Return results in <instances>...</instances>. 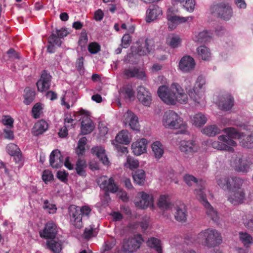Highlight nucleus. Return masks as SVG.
<instances>
[{"instance_id": "1", "label": "nucleus", "mask_w": 253, "mask_h": 253, "mask_svg": "<svg viewBox=\"0 0 253 253\" xmlns=\"http://www.w3.org/2000/svg\"><path fill=\"white\" fill-rule=\"evenodd\" d=\"M158 94L168 104L174 105L176 102L186 104L188 96L180 85L177 83L171 84L170 88L162 85L158 89Z\"/></svg>"}, {"instance_id": "2", "label": "nucleus", "mask_w": 253, "mask_h": 253, "mask_svg": "<svg viewBox=\"0 0 253 253\" xmlns=\"http://www.w3.org/2000/svg\"><path fill=\"white\" fill-rule=\"evenodd\" d=\"M224 131L227 135L219 136L218 137L219 141L212 142L211 145L214 149L232 152L234 151L232 146H235L237 145V143L232 139H240L241 135L236 128L232 127L224 128Z\"/></svg>"}, {"instance_id": "3", "label": "nucleus", "mask_w": 253, "mask_h": 253, "mask_svg": "<svg viewBox=\"0 0 253 253\" xmlns=\"http://www.w3.org/2000/svg\"><path fill=\"white\" fill-rule=\"evenodd\" d=\"M222 241L219 232L212 228H208L200 232L195 239V242L209 248L219 245Z\"/></svg>"}, {"instance_id": "4", "label": "nucleus", "mask_w": 253, "mask_h": 253, "mask_svg": "<svg viewBox=\"0 0 253 253\" xmlns=\"http://www.w3.org/2000/svg\"><path fill=\"white\" fill-rule=\"evenodd\" d=\"M162 122L166 128L172 129H179L177 133L186 134L188 132L186 123L172 110H169L165 113Z\"/></svg>"}, {"instance_id": "5", "label": "nucleus", "mask_w": 253, "mask_h": 253, "mask_svg": "<svg viewBox=\"0 0 253 253\" xmlns=\"http://www.w3.org/2000/svg\"><path fill=\"white\" fill-rule=\"evenodd\" d=\"M91 209L87 206H83L81 209L75 205H70L68 208L69 214L72 224L77 228L83 227V215H88Z\"/></svg>"}, {"instance_id": "6", "label": "nucleus", "mask_w": 253, "mask_h": 253, "mask_svg": "<svg viewBox=\"0 0 253 253\" xmlns=\"http://www.w3.org/2000/svg\"><path fill=\"white\" fill-rule=\"evenodd\" d=\"M203 184L204 183L202 182L200 184L202 187L200 189L196 190V197L205 208L206 212L208 216L213 221H217L219 219L218 212L208 201L206 193L203 191L204 189Z\"/></svg>"}, {"instance_id": "7", "label": "nucleus", "mask_w": 253, "mask_h": 253, "mask_svg": "<svg viewBox=\"0 0 253 253\" xmlns=\"http://www.w3.org/2000/svg\"><path fill=\"white\" fill-rule=\"evenodd\" d=\"M211 11L212 14L226 20L230 19L233 14L231 7L224 2L213 5L211 7Z\"/></svg>"}, {"instance_id": "8", "label": "nucleus", "mask_w": 253, "mask_h": 253, "mask_svg": "<svg viewBox=\"0 0 253 253\" xmlns=\"http://www.w3.org/2000/svg\"><path fill=\"white\" fill-rule=\"evenodd\" d=\"M206 84V79L202 76H199L197 78L194 87L187 91L190 97L195 102L199 103V99L201 98V92L199 89L203 88V86Z\"/></svg>"}, {"instance_id": "9", "label": "nucleus", "mask_w": 253, "mask_h": 253, "mask_svg": "<svg viewBox=\"0 0 253 253\" xmlns=\"http://www.w3.org/2000/svg\"><path fill=\"white\" fill-rule=\"evenodd\" d=\"M179 150L185 155H190L197 152L198 145L194 140H183L179 143Z\"/></svg>"}, {"instance_id": "10", "label": "nucleus", "mask_w": 253, "mask_h": 253, "mask_svg": "<svg viewBox=\"0 0 253 253\" xmlns=\"http://www.w3.org/2000/svg\"><path fill=\"white\" fill-rule=\"evenodd\" d=\"M51 80V75L47 71L43 70L42 72L40 79L36 83L38 90L40 92H43L49 89Z\"/></svg>"}, {"instance_id": "11", "label": "nucleus", "mask_w": 253, "mask_h": 253, "mask_svg": "<svg viewBox=\"0 0 253 253\" xmlns=\"http://www.w3.org/2000/svg\"><path fill=\"white\" fill-rule=\"evenodd\" d=\"M57 233V225L53 221H49L45 224L43 229L40 232V235L45 239H52L55 238Z\"/></svg>"}, {"instance_id": "12", "label": "nucleus", "mask_w": 253, "mask_h": 253, "mask_svg": "<svg viewBox=\"0 0 253 253\" xmlns=\"http://www.w3.org/2000/svg\"><path fill=\"white\" fill-rule=\"evenodd\" d=\"M123 74L125 78L128 79L132 78H136L143 81L146 80L145 72L140 70L136 67H131L126 68L123 70Z\"/></svg>"}, {"instance_id": "13", "label": "nucleus", "mask_w": 253, "mask_h": 253, "mask_svg": "<svg viewBox=\"0 0 253 253\" xmlns=\"http://www.w3.org/2000/svg\"><path fill=\"white\" fill-rule=\"evenodd\" d=\"M137 98L143 105L149 106L152 101L151 94L149 91L144 86L140 85L138 86Z\"/></svg>"}, {"instance_id": "14", "label": "nucleus", "mask_w": 253, "mask_h": 253, "mask_svg": "<svg viewBox=\"0 0 253 253\" xmlns=\"http://www.w3.org/2000/svg\"><path fill=\"white\" fill-rule=\"evenodd\" d=\"M141 242L135 239H124L122 247L124 253H131L137 250L140 247Z\"/></svg>"}, {"instance_id": "15", "label": "nucleus", "mask_w": 253, "mask_h": 253, "mask_svg": "<svg viewBox=\"0 0 253 253\" xmlns=\"http://www.w3.org/2000/svg\"><path fill=\"white\" fill-rule=\"evenodd\" d=\"M175 219L181 222H184L187 220V211L186 206L184 203H179L176 204L173 210Z\"/></svg>"}, {"instance_id": "16", "label": "nucleus", "mask_w": 253, "mask_h": 253, "mask_svg": "<svg viewBox=\"0 0 253 253\" xmlns=\"http://www.w3.org/2000/svg\"><path fill=\"white\" fill-rule=\"evenodd\" d=\"M246 193L244 189L230 191L228 200L234 205H238L244 203Z\"/></svg>"}, {"instance_id": "17", "label": "nucleus", "mask_w": 253, "mask_h": 253, "mask_svg": "<svg viewBox=\"0 0 253 253\" xmlns=\"http://www.w3.org/2000/svg\"><path fill=\"white\" fill-rule=\"evenodd\" d=\"M218 106L223 111L230 110L234 104L233 97L229 93H226L219 97L218 102Z\"/></svg>"}, {"instance_id": "18", "label": "nucleus", "mask_w": 253, "mask_h": 253, "mask_svg": "<svg viewBox=\"0 0 253 253\" xmlns=\"http://www.w3.org/2000/svg\"><path fill=\"white\" fill-rule=\"evenodd\" d=\"M64 162V157L58 149L53 150L50 154L49 164L54 169L61 168Z\"/></svg>"}, {"instance_id": "19", "label": "nucleus", "mask_w": 253, "mask_h": 253, "mask_svg": "<svg viewBox=\"0 0 253 253\" xmlns=\"http://www.w3.org/2000/svg\"><path fill=\"white\" fill-rule=\"evenodd\" d=\"M195 66L194 59L189 55L183 56L179 63V68L183 72L187 73L194 69Z\"/></svg>"}, {"instance_id": "20", "label": "nucleus", "mask_w": 253, "mask_h": 253, "mask_svg": "<svg viewBox=\"0 0 253 253\" xmlns=\"http://www.w3.org/2000/svg\"><path fill=\"white\" fill-rule=\"evenodd\" d=\"M155 48V42L152 39H146L137 49V52L139 55H145L150 53Z\"/></svg>"}, {"instance_id": "21", "label": "nucleus", "mask_w": 253, "mask_h": 253, "mask_svg": "<svg viewBox=\"0 0 253 253\" xmlns=\"http://www.w3.org/2000/svg\"><path fill=\"white\" fill-rule=\"evenodd\" d=\"M139 194L141 197V199L135 201V205L137 207L145 209L153 204V199L152 195L148 194L144 192H141Z\"/></svg>"}, {"instance_id": "22", "label": "nucleus", "mask_w": 253, "mask_h": 253, "mask_svg": "<svg viewBox=\"0 0 253 253\" xmlns=\"http://www.w3.org/2000/svg\"><path fill=\"white\" fill-rule=\"evenodd\" d=\"M100 187L106 191H110L111 193H115L118 190V187L114 182V180L112 177L107 179L106 176L101 177L99 180Z\"/></svg>"}, {"instance_id": "23", "label": "nucleus", "mask_w": 253, "mask_h": 253, "mask_svg": "<svg viewBox=\"0 0 253 253\" xmlns=\"http://www.w3.org/2000/svg\"><path fill=\"white\" fill-rule=\"evenodd\" d=\"M161 14H162V10L158 5H150L146 11V21L147 23H150L156 20Z\"/></svg>"}, {"instance_id": "24", "label": "nucleus", "mask_w": 253, "mask_h": 253, "mask_svg": "<svg viewBox=\"0 0 253 253\" xmlns=\"http://www.w3.org/2000/svg\"><path fill=\"white\" fill-rule=\"evenodd\" d=\"M147 142L145 138H142L139 141L133 142L131 145V149L134 154L139 156L146 152Z\"/></svg>"}, {"instance_id": "25", "label": "nucleus", "mask_w": 253, "mask_h": 253, "mask_svg": "<svg viewBox=\"0 0 253 253\" xmlns=\"http://www.w3.org/2000/svg\"><path fill=\"white\" fill-rule=\"evenodd\" d=\"M125 122L128 123L130 128L134 130H139L138 117L131 111H127L125 115Z\"/></svg>"}, {"instance_id": "26", "label": "nucleus", "mask_w": 253, "mask_h": 253, "mask_svg": "<svg viewBox=\"0 0 253 253\" xmlns=\"http://www.w3.org/2000/svg\"><path fill=\"white\" fill-rule=\"evenodd\" d=\"M91 151L92 154L96 156L102 164L105 165H108L109 164L108 158L104 148L101 147H93Z\"/></svg>"}, {"instance_id": "27", "label": "nucleus", "mask_w": 253, "mask_h": 253, "mask_svg": "<svg viewBox=\"0 0 253 253\" xmlns=\"http://www.w3.org/2000/svg\"><path fill=\"white\" fill-rule=\"evenodd\" d=\"M252 164V162L246 159H239L235 166V169L239 172L247 173L249 171Z\"/></svg>"}, {"instance_id": "28", "label": "nucleus", "mask_w": 253, "mask_h": 253, "mask_svg": "<svg viewBox=\"0 0 253 253\" xmlns=\"http://www.w3.org/2000/svg\"><path fill=\"white\" fill-rule=\"evenodd\" d=\"M94 126L92 121L88 116H84L81 122V132L83 134H87L92 131Z\"/></svg>"}, {"instance_id": "29", "label": "nucleus", "mask_w": 253, "mask_h": 253, "mask_svg": "<svg viewBox=\"0 0 253 253\" xmlns=\"http://www.w3.org/2000/svg\"><path fill=\"white\" fill-rule=\"evenodd\" d=\"M183 180L189 186H192L193 183H196L197 188H196L194 190V194H195V191L197 189H200L202 187L200 185L201 183L203 182L204 184L203 185H204V189L203 191L206 192V182L205 181L203 180H200L198 181L197 178L194 177L193 175L189 174H186L184 175L183 177Z\"/></svg>"}, {"instance_id": "30", "label": "nucleus", "mask_w": 253, "mask_h": 253, "mask_svg": "<svg viewBox=\"0 0 253 253\" xmlns=\"http://www.w3.org/2000/svg\"><path fill=\"white\" fill-rule=\"evenodd\" d=\"M168 20L169 22V28L171 30H173L176 27V25L179 23H184L187 21L189 18L192 19L191 17H179L175 15H168Z\"/></svg>"}, {"instance_id": "31", "label": "nucleus", "mask_w": 253, "mask_h": 253, "mask_svg": "<svg viewBox=\"0 0 253 253\" xmlns=\"http://www.w3.org/2000/svg\"><path fill=\"white\" fill-rule=\"evenodd\" d=\"M62 243L58 239L55 238L47 241V248L55 253H59L62 250Z\"/></svg>"}, {"instance_id": "32", "label": "nucleus", "mask_w": 253, "mask_h": 253, "mask_svg": "<svg viewBox=\"0 0 253 253\" xmlns=\"http://www.w3.org/2000/svg\"><path fill=\"white\" fill-rule=\"evenodd\" d=\"M48 43L49 44L47 47V52L50 53H54L55 52L54 44L60 46L61 41L57 38L55 34L52 33L48 38Z\"/></svg>"}, {"instance_id": "33", "label": "nucleus", "mask_w": 253, "mask_h": 253, "mask_svg": "<svg viewBox=\"0 0 253 253\" xmlns=\"http://www.w3.org/2000/svg\"><path fill=\"white\" fill-rule=\"evenodd\" d=\"M24 92L23 103L27 105H30L33 102L36 97V93L35 89L30 87H26Z\"/></svg>"}, {"instance_id": "34", "label": "nucleus", "mask_w": 253, "mask_h": 253, "mask_svg": "<svg viewBox=\"0 0 253 253\" xmlns=\"http://www.w3.org/2000/svg\"><path fill=\"white\" fill-rule=\"evenodd\" d=\"M230 184L228 185V190L230 192L233 190L242 189L244 180L236 176L231 177L230 178Z\"/></svg>"}, {"instance_id": "35", "label": "nucleus", "mask_w": 253, "mask_h": 253, "mask_svg": "<svg viewBox=\"0 0 253 253\" xmlns=\"http://www.w3.org/2000/svg\"><path fill=\"white\" fill-rule=\"evenodd\" d=\"M119 93L125 99H128L130 100L134 98V91L130 85H126L121 88Z\"/></svg>"}, {"instance_id": "36", "label": "nucleus", "mask_w": 253, "mask_h": 253, "mask_svg": "<svg viewBox=\"0 0 253 253\" xmlns=\"http://www.w3.org/2000/svg\"><path fill=\"white\" fill-rule=\"evenodd\" d=\"M48 127V124L44 120H40L35 124L33 132L34 135L38 136L43 133Z\"/></svg>"}, {"instance_id": "37", "label": "nucleus", "mask_w": 253, "mask_h": 253, "mask_svg": "<svg viewBox=\"0 0 253 253\" xmlns=\"http://www.w3.org/2000/svg\"><path fill=\"white\" fill-rule=\"evenodd\" d=\"M181 42L179 36L175 34H169L166 39V43L173 48L178 47Z\"/></svg>"}, {"instance_id": "38", "label": "nucleus", "mask_w": 253, "mask_h": 253, "mask_svg": "<svg viewBox=\"0 0 253 253\" xmlns=\"http://www.w3.org/2000/svg\"><path fill=\"white\" fill-rule=\"evenodd\" d=\"M212 38V33L210 31L204 30L195 36V40L199 43H207L210 42Z\"/></svg>"}, {"instance_id": "39", "label": "nucleus", "mask_w": 253, "mask_h": 253, "mask_svg": "<svg viewBox=\"0 0 253 253\" xmlns=\"http://www.w3.org/2000/svg\"><path fill=\"white\" fill-rule=\"evenodd\" d=\"M151 147L155 158L158 159L161 158L164 152L162 143L159 141H155L152 143Z\"/></svg>"}, {"instance_id": "40", "label": "nucleus", "mask_w": 253, "mask_h": 253, "mask_svg": "<svg viewBox=\"0 0 253 253\" xmlns=\"http://www.w3.org/2000/svg\"><path fill=\"white\" fill-rule=\"evenodd\" d=\"M239 236L240 241L245 247L248 248L253 244V238L250 234L240 232L239 233Z\"/></svg>"}, {"instance_id": "41", "label": "nucleus", "mask_w": 253, "mask_h": 253, "mask_svg": "<svg viewBox=\"0 0 253 253\" xmlns=\"http://www.w3.org/2000/svg\"><path fill=\"white\" fill-rule=\"evenodd\" d=\"M132 177L135 183L142 185L145 180V172L142 169H137L134 172Z\"/></svg>"}, {"instance_id": "42", "label": "nucleus", "mask_w": 253, "mask_h": 253, "mask_svg": "<svg viewBox=\"0 0 253 253\" xmlns=\"http://www.w3.org/2000/svg\"><path fill=\"white\" fill-rule=\"evenodd\" d=\"M147 244L150 248L154 249L157 253H163L160 240L154 237L150 238L147 241Z\"/></svg>"}, {"instance_id": "43", "label": "nucleus", "mask_w": 253, "mask_h": 253, "mask_svg": "<svg viewBox=\"0 0 253 253\" xmlns=\"http://www.w3.org/2000/svg\"><path fill=\"white\" fill-rule=\"evenodd\" d=\"M192 121L195 126H201L206 123L207 118L204 114L201 113H198L193 117Z\"/></svg>"}, {"instance_id": "44", "label": "nucleus", "mask_w": 253, "mask_h": 253, "mask_svg": "<svg viewBox=\"0 0 253 253\" xmlns=\"http://www.w3.org/2000/svg\"><path fill=\"white\" fill-rule=\"evenodd\" d=\"M221 130L215 125L208 126L203 129L202 132L209 136H214L220 133Z\"/></svg>"}, {"instance_id": "45", "label": "nucleus", "mask_w": 253, "mask_h": 253, "mask_svg": "<svg viewBox=\"0 0 253 253\" xmlns=\"http://www.w3.org/2000/svg\"><path fill=\"white\" fill-rule=\"evenodd\" d=\"M86 167V162L84 160L79 159L76 165V170L78 175L81 176H85L86 172L84 169Z\"/></svg>"}, {"instance_id": "46", "label": "nucleus", "mask_w": 253, "mask_h": 253, "mask_svg": "<svg viewBox=\"0 0 253 253\" xmlns=\"http://www.w3.org/2000/svg\"><path fill=\"white\" fill-rule=\"evenodd\" d=\"M197 51L200 57L204 60H209L211 58V52L209 48L204 45H201L197 48Z\"/></svg>"}, {"instance_id": "47", "label": "nucleus", "mask_w": 253, "mask_h": 253, "mask_svg": "<svg viewBox=\"0 0 253 253\" xmlns=\"http://www.w3.org/2000/svg\"><path fill=\"white\" fill-rule=\"evenodd\" d=\"M116 140L121 144H128L130 141L128 138V131L124 130L120 131L116 136Z\"/></svg>"}, {"instance_id": "48", "label": "nucleus", "mask_w": 253, "mask_h": 253, "mask_svg": "<svg viewBox=\"0 0 253 253\" xmlns=\"http://www.w3.org/2000/svg\"><path fill=\"white\" fill-rule=\"evenodd\" d=\"M158 205L161 209L168 210L171 207V203L170 202L169 197L166 195H162L160 196Z\"/></svg>"}, {"instance_id": "49", "label": "nucleus", "mask_w": 253, "mask_h": 253, "mask_svg": "<svg viewBox=\"0 0 253 253\" xmlns=\"http://www.w3.org/2000/svg\"><path fill=\"white\" fill-rule=\"evenodd\" d=\"M97 234V229L94 225H90L84 229L83 236L84 239L88 240L91 238L95 236Z\"/></svg>"}, {"instance_id": "50", "label": "nucleus", "mask_w": 253, "mask_h": 253, "mask_svg": "<svg viewBox=\"0 0 253 253\" xmlns=\"http://www.w3.org/2000/svg\"><path fill=\"white\" fill-rule=\"evenodd\" d=\"M86 141L87 139L85 137H83L79 139L76 149V153L79 156H82L84 154Z\"/></svg>"}, {"instance_id": "51", "label": "nucleus", "mask_w": 253, "mask_h": 253, "mask_svg": "<svg viewBox=\"0 0 253 253\" xmlns=\"http://www.w3.org/2000/svg\"><path fill=\"white\" fill-rule=\"evenodd\" d=\"M187 11L192 12L195 7L194 0H176Z\"/></svg>"}, {"instance_id": "52", "label": "nucleus", "mask_w": 253, "mask_h": 253, "mask_svg": "<svg viewBox=\"0 0 253 253\" xmlns=\"http://www.w3.org/2000/svg\"><path fill=\"white\" fill-rule=\"evenodd\" d=\"M240 143L245 148H251L253 145V133L243 138Z\"/></svg>"}, {"instance_id": "53", "label": "nucleus", "mask_w": 253, "mask_h": 253, "mask_svg": "<svg viewBox=\"0 0 253 253\" xmlns=\"http://www.w3.org/2000/svg\"><path fill=\"white\" fill-rule=\"evenodd\" d=\"M42 208L44 210H47L49 213H54L57 210L56 205L50 204L48 200H44Z\"/></svg>"}, {"instance_id": "54", "label": "nucleus", "mask_w": 253, "mask_h": 253, "mask_svg": "<svg viewBox=\"0 0 253 253\" xmlns=\"http://www.w3.org/2000/svg\"><path fill=\"white\" fill-rule=\"evenodd\" d=\"M231 177H221L217 180V184L222 189H228Z\"/></svg>"}, {"instance_id": "55", "label": "nucleus", "mask_w": 253, "mask_h": 253, "mask_svg": "<svg viewBox=\"0 0 253 253\" xmlns=\"http://www.w3.org/2000/svg\"><path fill=\"white\" fill-rule=\"evenodd\" d=\"M6 151L11 156L16 154L18 152H20V149L18 146L14 143H10L6 146Z\"/></svg>"}, {"instance_id": "56", "label": "nucleus", "mask_w": 253, "mask_h": 253, "mask_svg": "<svg viewBox=\"0 0 253 253\" xmlns=\"http://www.w3.org/2000/svg\"><path fill=\"white\" fill-rule=\"evenodd\" d=\"M42 109L41 103L35 104L32 108V113L33 117L35 119H38L40 117V112Z\"/></svg>"}, {"instance_id": "57", "label": "nucleus", "mask_w": 253, "mask_h": 253, "mask_svg": "<svg viewBox=\"0 0 253 253\" xmlns=\"http://www.w3.org/2000/svg\"><path fill=\"white\" fill-rule=\"evenodd\" d=\"M88 42V37L85 31L83 30L78 41L79 45L82 47H84Z\"/></svg>"}, {"instance_id": "58", "label": "nucleus", "mask_w": 253, "mask_h": 253, "mask_svg": "<svg viewBox=\"0 0 253 253\" xmlns=\"http://www.w3.org/2000/svg\"><path fill=\"white\" fill-rule=\"evenodd\" d=\"M88 50L91 54H96L98 52L100 49V45L96 42H92L88 45Z\"/></svg>"}, {"instance_id": "59", "label": "nucleus", "mask_w": 253, "mask_h": 253, "mask_svg": "<svg viewBox=\"0 0 253 253\" xmlns=\"http://www.w3.org/2000/svg\"><path fill=\"white\" fill-rule=\"evenodd\" d=\"M128 165V167L130 169H135L139 166V163L137 160L134 159L133 158L127 156L126 163L125 165L126 166Z\"/></svg>"}, {"instance_id": "60", "label": "nucleus", "mask_w": 253, "mask_h": 253, "mask_svg": "<svg viewBox=\"0 0 253 253\" xmlns=\"http://www.w3.org/2000/svg\"><path fill=\"white\" fill-rule=\"evenodd\" d=\"M42 179L45 183L47 184L48 182L53 179V175L51 171L49 170H44L42 172Z\"/></svg>"}, {"instance_id": "61", "label": "nucleus", "mask_w": 253, "mask_h": 253, "mask_svg": "<svg viewBox=\"0 0 253 253\" xmlns=\"http://www.w3.org/2000/svg\"><path fill=\"white\" fill-rule=\"evenodd\" d=\"M131 42V37L129 34H125L122 39V46L127 48Z\"/></svg>"}, {"instance_id": "62", "label": "nucleus", "mask_w": 253, "mask_h": 253, "mask_svg": "<svg viewBox=\"0 0 253 253\" xmlns=\"http://www.w3.org/2000/svg\"><path fill=\"white\" fill-rule=\"evenodd\" d=\"M54 34H55L58 39L63 38L64 37L67 36L69 34L66 28H62L59 30L56 29L55 33L52 32Z\"/></svg>"}, {"instance_id": "63", "label": "nucleus", "mask_w": 253, "mask_h": 253, "mask_svg": "<svg viewBox=\"0 0 253 253\" xmlns=\"http://www.w3.org/2000/svg\"><path fill=\"white\" fill-rule=\"evenodd\" d=\"M68 173L65 171H58L57 172L56 176L60 181L66 183L68 181L67 177Z\"/></svg>"}, {"instance_id": "64", "label": "nucleus", "mask_w": 253, "mask_h": 253, "mask_svg": "<svg viewBox=\"0 0 253 253\" xmlns=\"http://www.w3.org/2000/svg\"><path fill=\"white\" fill-rule=\"evenodd\" d=\"M246 218V216L243 217V223L244 226L250 230L252 231H253V218L248 220Z\"/></svg>"}]
</instances>
